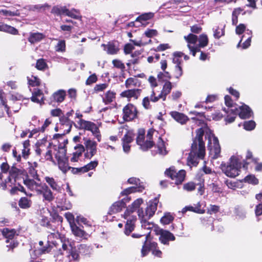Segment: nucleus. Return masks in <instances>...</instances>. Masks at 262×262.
<instances>
[{"label":"nucleus","instance_id":"1","mask_svg":"<svg viewBox=\"0 0 262 262\" xmlns=\"http://www.w3.org/2000/svg\"><path fill=\"white\" fill-rule=\"evenodd\" d=\"M208 139V148L212 159L217 158L220 155L221 148L218 139L207 127L200 128L196 130V136L191 146V150L187 158V164L190 166H196L199 160L205 156V146L203 141L204 133Z\"/></svg>","mask_w":262,"mask_h":262},{"label":"nucleus","instance_id":"2","mask_svg":"<svg viewBox=\"0 0 262 262\" xmlns=\"http://www.w3.org/2000/svg\"><path fill=\"white\" fill-rule=\"evenodd\" d=\"M242 158L241 156H232L227 166H222V170L227 177L235 178L239 173L242 165Z\"/></svg>","mask_w":262,"mask_h":262},{"label":"nucleus","instance_id":"3","mask_svg":"<svg viewBox=\"0 0 262 262\" xmlns=\"http://www.w3.org/2000/svg\"><path fill=\"white\" fill-rule=\"evenodd\" d=\"M158 202L159 200L156 198L153 201H150L145 209V215L143 214L141 211H139V218L140 220L142 227L147 229L150 228V225L147 223V221L155 214Z\"/></svg>","mask_w":262,"mask_h":262},{"label":"nucleus","instance_id":"4","mask_svg":"<svg viewBox=\"0 0 262 262\" xmlns=\"http://www.w3.org/2000/svg\"><path fill=\"white\" fill-rule=\"evenodd\" d=\"M154 130L152 129H149L146 136L145 140L144 134L145 131L143 129H140L138 132V136L136 139L138 145L140 146V148L143 150H146L151 147L153 145L151 141Z\"/></svg>","mask_w":262,"mask_h":262},{"label":"nucleus","instance_id":"5","mask_svg":"<svg viewBox=\"0 0 262 262\" xmlns=\"http://www.w3.org/2000/svg\"><path fill=\"white\" fill-rule=\"evenodd\" d=\"M235 32L237 35H241L243 33H244V35L242 36L241 40L237 45V47L238 48L240 46L241 42L244 40V38H245L246 40L243 43L242 48L244 49L248 48L250 46L251 43L252 31L249 29H246V27L244 24H241L236 27Z\"/></svg>","mask_w":262,"mask_h":262},{"label":"nucleus","instance_id":"6","mask_svg":"<svg viewBox=\"0 0 262 262\" xmlns=\"http://www.w3.org/2000/svg\"><path fill=\"white\" fill-rule=\"evenodd\" d=\"M66 154V149L64 147H59L58 151L55 154V158L57 160L59 168L64 173H66L70 168L69 166L68 159Z\"/></svg>","mask_w":262,"mask_h":262},{"label":"nucleus","instance_id":"7","mask_svg":"<svg viewBox=\"0 0 262 262\" xmlns=\"http://www.w3.org/2000/svg\"><path fill=\"white\" fill-rule=\"evenodd\" d=\"M77 124L79 125V128L91 131L93 135L97 138L98 141H100L101 135L99 128L96 124L93 122L83 119H80L77 122Z\"/></svg>","mask_w":262,"mask_h":262},{"label":"nucleus","instance_id":"8","mask_svg":"<svg viewBox=\"0 0 262 262\" xmlns=\"http://www.w3.org/2000/svg\"><path fill=\"white\" fill-rule=\"evenodd\" d=\"M172 88V83L170 81H167L163 85L162 91L158 96H156L155 92L152 90L150 94L151 101L156 102L160 99L165 101L167 95L170 93Z\"/></svg>","mask_w":262,"mask_h":262},{"label":"nucleus","instance_id":"9","mask_svg":"<svg viewBox=\"0 0 262 262\" xmlns=\"http://www.w3.org/2000/svg\"><path fill=\"white\" fill-rule=\"evenodd\" d=\"M56 150V146L50 143H48V145H40L36 149V152L38 155H40L43 153L45 159L53 161L52 153L53 151Z\"/></svg>","mask_w":262,"mask_h":262},{"label":"nucleus","instance_id":"10","mask_svg":"<svg viewBox=\"0 0 262 262\" xmlns=\"http://www.w3.org/2000/svg\"><path fill=\"white\" fill-rule=\"evenodd\" d=\"M165 174L174 180L177 185L182 183L185 177V171L184 170H180L178 171L174 167H170L167 169Z\"/></svg>","mask_w":262,"mask_h":262},{"label":"nucleus","instance_id":"11","mask_svg":"<svg viewBox=\"0 0 262 262\" xmlns=\"http://www.w3.org/2000/svg\"><path fill=\"white\" fill-rule=\"evenodd\" d=\"M136 107L132 104L128 103L123 108V118L126 121H130L137 117Z\"/></svg>","mask_w":262,"mask_h":262},{"label":"nucleus","instance_id":"12","mask_svg":"<svg viewBox=\"0 0 262 262\" xmlns=\"http://www.w3.org/2000/svg\"><path fill=\"white\" fill-rule=\"evenodd\" d=\"M130 212L125 211L122 215V217L126 220L125 226L124 233L126 235H129L134 229L135 223L137 220L136 215H130Z\"/></svg>","mask_w":262,"mask_h":262},{"label":"nucleus","instance_id":"13","mask_svg":"<svg viewBox=\"0 0 262 262\" xmlns=\"http://www.w3.org/2000/svg\"><path fill=\"white\" fill-rule=\"evenodd\" d=\"M84 144L86 150L84 157L86 159H91L96 154L97 143L90 139H86Z\"/></svg>","mask_w":262,"mask_h":262},{"label":"nucleus","instance_id":"14","mask_svg":"<svg viewBox=\"0 0 262 262\" xmlns=\"http://www.w3.org/2000/svg\"><path fill=\"white\" fill-rule=\"evenodd\" d=\"M230 111H231V113H233V115H236L238 113L239 117L242 119L248 118L252 114V112L249 107L245 104H243L239 106L238 108L237 107H235V108H231L230 110Z\"/></svg>","mask_w":262,"mask_h":262},{"label":"nucleus","instance_id":"15","mask_svg":"<svg viewBox=\"0 0 262 262\" xmlns=\"http://www.w3.org/2000/svg\"><path fill=\"white\" fill-rule=\"evenodd\" d=\"M156 234L159 235V240L164 245H168L169 241H174L175 237L169 231L162 229H158L156 230Z\"/></svg>","mask_w":262,"mask_h":262},{"label":"nucleus","instance_id":"16","mask_svg":"<svg viewBox=\"0 0 262 262\" xmlns=\"http://www.w3.org/2000/svg\"><path fill=\"white\" fill-rule=\"evenodd\" d=\"M141 93V90L138 89H130L123 91L120 94L122 98H126L128 101L137 100Z\"/></svg>","mask_w":262,"mask_h":262},{"label":"nucleus","instance_id":"17","mask_svg":"<svg viewBox=\"0 0 262 262\" xmlns=\"http://www.w3.org/2000/svg\"><path fill=\"white\" fill-rule=\"evenodd\" d=\"M154 16L155 14L153 12L144 13L137 17L135 21L140 23L141 26L145 27L148 24L147 21L151 19Z\"/></svg>","mask_w":262,"mask_h":262},{"label":"nucleus","instance_id":"18","mask_svg":"<svg viewBox=\"0 0 262 262\" xmlns=\"http://www.w3.org/2000/svg\"><path fill=\"white\" fill-rule=\"evenodd\" d=\"M170 115L175 121L182 125L186 123L189 120V118L186 115L177 111L171 112Z\"/></svg>","mask_w":262,"mask_h":262},{"label":"nucleus","instance_id":"19","mask_svg":"<svg viewBox=\"0 0 262 262\" xmlns=\"http://www.w3.org/2000/svg\"><path fill=\"white\" fill-rule=\"evenodd\" d=\"M102 46L103 47L104 50L105 51L107 54L111 55L116 54L119 50L117 44L113 42H109L106 45L102 44Z\"/></svg>","mask_w":262,"mask_h":262},{"label":"nucleus","instance_id":"20","mask_svg":"<svg viewBox=\"0 0 262 262\" xmlns=\"http://www.w3.org/2000/svg\"><path fill=\"white\" fill-rule=\"evenodd\" d=\"M31 100L33 102L42 105L44 103V95L40 90H36L32 93Z\"/></svg>","mask_w":262,"mask_h":262},{"label":"nucleus","instance_id":"21","mask_svg":"<svg viewBox=\"0 0 262 262\" xmlns=\"http://www.w3.org/2000/svg\"><path fill=\"white\" fill-rule=\"evenodd\" d=\"M125 205V204L122 200L116 202L110 207L109 213L113 214L120 212L124 207Z\"/></svg>","mask_w":262,"mask_h":262},{"label":"nucleus","instance_id":"22","mask_svg":"<svg viewBox=\"0 0 262 262\" xmlns=\"http://www.w3.org/2000/svg\"><path fill=\"white\" fill-rule=\"evenodd\" d=\"M75 149L76 151L73 152L70 160L72 162H77L78 161L82 153L84 151V147L81 144H78L75 147Z\"/></svg>","mask_w":262,"mask_h":262},{"label":"nucleus","instance_id":"23","mask_svg":"<svg viewBox=\"0 0 262 262\" xmlns=\"http://www.w3.org/2000/svg\"><path fill=\"white\" fill-rule=\"evenodd\" d=\"M42 189L41 193L39 194H42L44 200L49 202L53 201L54 197L51 189L47 185L43 186Z\"/></svg>","mask_w":262,"mask_h":262},{"label":"nucleus","instance_id":"24","mask_svg":"<svg viewBox=\"0 0 262 262\" xmlns=\"http://www.w3.org/2000/svg\"><path fill=\"white\" fill-rule=\"evenodd\" d=\"M143 200L141 199H137L136 200L130 205H129L127 209H126L125 211H128V212H130L129 214L131 215H135L134 214V212L135 210L139 208L140 205L143 204Z\"/></svg>","mask_w":262,"mask_h":262},{"label":"nucleus","instance_id":"25","mask_svg":"<svg viewBox=\"0 0 262 262\" xmlns=\"http://www.w3.org/2000/svg\"><path fill=\"white\" fill-rule=\"evenodd\" d=\"M25 185L31 190H35L37 193H41V190L38 188L39 184L34 180L27 179L24 181Z\"/></svg>","mask_w":262,"mask_h":262},{"label":"nucleus","instance_id":"26","mask_svg":"<svg viewBox=\"0 0 262 262\" xmlns=\"http://www.w3.org/2000/svg\"><path fill=\"white\" fill-rule=\"evenodd\" d=\"M0 31L5 32L12 35H17L18 33V31L16 29L2 22L0 23Z\"/></svg>","mask_w":262,"mask_h":262},{"label":"nucleus","instance_id":"27","mask_svg":"<svg viewBox=\"0 0 262 262\" xmlns=\"http://www.w3.org/2000/svg\"><path fill=\"white\" fill-rule=\"evenodd\" d=\"M66 96V92L63 90H59L54 93L52 95L53 100L58 103L62 102Z\"/></svg>","mask_w":262,"mask_h":262},{"label":"nucleus","instance_id":"28","mask_svg":"<svg viewBox=\"0 0 262 262\" xmlns=\"http://www.w3.org/2000/svg\"><path fill=\"white\" fill-rule=\"evenodd\" d=\"M45 35L42 33L35 32L31 33L28 40L32 43L39 42L44 39Z\"/></svg>","mask_w":262,"mask_h":262},{"label":"nucleus","instance_id":"29","mask_svg":"<svg viewBox=\"0 0 262 262\" xmlns=\"http://www.w3.org/2000/svg\"><path fill=\"white\" fill-rule=\"evenodd\" d=\"M73 234L77 237L86 238L88 234L83 230L79 228L76 225H73L71 227Z\"/></svg>","mask_w":262,"mask_h":262},{"label":"nucleus","instance_id":"30","mask_svg":"<svg viewBox=\"0 0 262 262\" xmlns=\"http://www.w3.org/2000/svg\"><path fill=\"white\" fill-rule=\"evenodd\" d=\"M184 39L187 43V47H194L196 45V44L198 38L196 35H194L193 34H189L187 36H184Z\"/></svg>","mask_w":262,"mask_h":262},{"label":"nucleus","instance_id":"31","mask_svg":"<svg viewBox=\"0 0 262 262\" xmlns=\"http://www.w3.org/2000/svg\"><path fill=\"white\" fill-rule=\"evenodd\" d=\"M45 180L53 190L58 191L60 189L59 185L53 178L47 176L45 177Z\"/></svg>","mask_w":262,"mask_h":262},{"label":"nucleus","instance_id":"32","mask_svg":"<svg viewBox=\"0 0 262 262\" xmlns=\"http://www.w3.org/2000/svg\"><path fill=\"white\" fill-rule=\"evenodd\" d=\"M140 84L138 79L135 77H130L127 79L125 82V85L126 88H132L133 87L138 86Z\"/></svg>","mask_w":262,"mask_h":262},{"label":"nucleus","instance_id":"33","mask_svg":"<svg viewBox=\"0 0 262 262\" xmlns=\"http://www.w3.org/2000/svg\"><path fill=\"white\" fill-rule=\"evenodd\" d=\"M116 93L114 91H108L104 95L103 98V101L105 104H109L112 102L115 99Z\"/></svg>","mask_w":262,"mask_h":262},{"label":"nucleus","instance_id":"34","mask_svg":"<svg viewBox=\"0 0 262 262\" xmlns=\"http://www.w3.org/2000/svg\"><path fill=\"white\" fill-rule=\"evenodd\" d=\"M61 241L63 251L66 252L67 253H70V250L73 248L71 242L68 238H62Z\"/></svg>","mask_w":262,"mask_h":262},{"label":"nucleus","instance_id":"35","mask_svg":"<svg viewBox=\"0 0 262 262\" xmlns=\"http://www.w3.org/2000/svg\"><path fill=\"white\" fill-rule=\"evenodd\" d=\"M67 8L65 6H54L51 10V13L60 15L62 14H66Z\"/></svg>","mask_w":262,"mask_h":262},{"label":"nucleus","instance_id":"36","mask_svg":"<svg viewBox=\"0 0 262 262\" xmlns=\"http://www.w3.org/2000/svg\"><path fill=\"white\" fill-rule=\"evenodd\" d=\"M198 41H199V44L196 46L200 49L207 46L208 43V38L207 35L204 34L200 35Z\"/></svg>","mask_w":262,"mask_h":262},{"label":"nucleus","instance_id":"37","mask_svg":"<svg viewBox=\"0 0 262 262\" xmlns=\"http://www.w3.org/2000/svg\"><path fill=\"white\" fill-rule=\"evenodd\" d=\"M98 164V161L97 160L91 161L84 166L81 167L80 170L83 172H88L89 170L94 169L97 166Z\"/></svg>","mask_w":262,"mask_h":262},{"label":"nucleus","instance_id":"38","mask_svg":"<svg viewBox=\"0 0 262 262\" xmlns=\"http://www.w3.org/2000/svg\"><path fill=\"white\" fill-rule=\"evenodd\" d=\"M157 147L158 149V152L163 155H165L167 154L166 147L163 141L160 137H159L157 143Z\"/></svg>","mask_w":262,"mask_h":262},{"label":"nucleus","instance_id":"39","mask_svg":"<svg viewBox=\"0 0 262 262\" xmlns=\"http://www.w3.org/2000/svg\"><path fill=\"white\" fill-rule=\"evenodd\" d=\"M50 8V6L48 4L45 3V4H37V5L32 6L30 8V9L32 11H40L41 10L45 11L47 9H49Z\"/></svg>","mask_w":262,"mask_h":262},{"label":"nucleus","instance_id":"40","mask_svg":"<svg viewBox=\"0 0 262 262\" xmlns=\"http://www.w3.org/2000/svg\"><path fill=\"white\" fill-rule=\"evenodd\" d=\"M173 61L175 63H177V65L175 67V76L176 78H179L182 75L183 71L182 68L180 66V61L179 59L177 58H174Z\"/></svg>","mask_w":262,"mask_h":262},{"label":"nucleus","instance_id":"41","mask_svg":"<svg viewBox=\"0 0 262 262\" xmlns=\"http://www.w3.org/2000/svg\"><path fill=\"white\" fill-rule=\"evenodd\" d=\"M51 250V246L48 244L46 246L39 248L36 250L35 251V254L36 256H39L42 254L48 253L50 252Z\"/></svg>","mask_w":262,"mask_h":262},{"label":"nucleus","instance_id":"42","mask_svg":"<svg viewBox=\"0 0 262 262\" xmlns=\"http://www.w3.org/2000/svg\"><path fill=\"white\" fill-rule=\"evenodd\" d=\"M143 189H144V187H141V186H140L138 188H136L134 187H129V188H127L124 189V190H123L121 192V194L122 195H127L130 193L135 192H137V191L141 192Z\"/></svg>","mask_w":262,"mask_h":262},{"label":"nucleus","instance_id":"43","mask_svg":"<svg viewBox=\"0 0 262 262\" xmlns=\"http://www.w3.org/2000/svg\"><path fill=\"white\" fill-rule=\"evenodd\" d=\"M225 102L226 105L227 106H228L229 108H228L227 110H226L225 109L224 111L227 114L231 113V111H230V110L231 108H235V107H236V106L233 105L232 101L230 96H227V95L225 96Z\"/></svg>","mask_w":262,"mask_h":262},{"label":"nucleus","instance_id":"44","mask_svg":"<svg viewBox=\"0 0 262 262\" xmlns=\"http://www.w3.org/2000/svg\"><path fill=\"white\" fill-rule=\"evenodd\" d=\"M224 26L216 27L213 31V36L217 39L220 38L222 36L224 35L225 32L224 30Z\"/></svg>","mask_w":262,"mask_h":262},{"label":"nucleus","instance_id":"45","mask_svg":"<svg viewBox=\"0 0 262 262\" xmlns=\"http://www.w3.org/2000/svg\"><path fill=\"white\" fill-rule=\"evenodd\" d=\"M2 233L6 238L11 239L15 235L16 231L14 229L4 228L2 230Z\"/></svg>","mask_w":262,"mask_h":262},{"label":"nucleus","instance_id":"46","mask_svg":"<svg viewBox=\"0 0 262 262\" xmlns=\"http://www.w3.org/2000/svg\"><path fill=\"white\" fill-rule=\"evenodd\" d=\"M157 243L152 242L150 244V250L152 251V254L155 256L161 257L162 255V252L160 250L157 249Z\"/></svg>","mask_w":262,"mask_h":262},{"label":"nucleus","instance_id":"47","mask_svg":"<svg viewBox=\"0 0 262 262\" xmlns=\"http://www.w3.org/2000/svg\"><path fill=\"white\" fill-rule=\"evenodd\" d=\"M135 135L132 131H128L122 139V142L130 143L134 140Z\"/></svg>","mask_w":262,"mask_h":262},{"label":"nucleus","instance_id":"48","mask_svg":"<svg viewBox=\"0 0 262 262\" xmlns=\"http://www.w3.org/2000/svg\"><path fill=\"white\" fill-rule=\"evenodd\" d=\"M31 201L26 198H22L19 201V206L22 208H27L30 207Z\"/></svg>","mask_w":262,"mask_h":262},{"label":"nucleus","instance_id":"49","mask_svg":"<svg viewBox=\"0 0 262 262\" xmlns=\"http://www.w3.org/2000/svg\"><path fill=\"white\" fill-rule=\"evenodd\" d=\"M66 15L75 19H79L81 18V16L78 14V11L74 9L71 10H69L68 9Z\"/></svg>","mask_w":262,"mask_h":262},{"label":"nucleus","instance_id":"50","mask_svg":"<svg viewBox=\"0 0 262 262\" xmlns=\"http://www.w3.org/2000/svg\"><path fill=\"white\" fill-rule=\"evenodd\" d=\"M173 217L169 213H166L161 219V222L164 225L169 224L172 221Z\"/></svg>","mask_w":262,"mask_h":262},{"label":"nucleus","instance_id":"51","mask_svg":"<svg viewBox=\"0 0 262 262\" xmlns=\"http://www.w3.org/2000/svg\"><path fill=\"white\" fill-rule=\"evenodd\" d=\"M244 181L253 185H257L258 183V180L253 175L246 177Z\"/></svg>","mask_w":262,"mask_h":262},{"label":"nucleus","instance_id":"52","mask_svg":"<svg viewBox=\"0 0 262 262\" xmlns=\"http://www.w3.org/2000/svg\"><path fill=\"white\" fill-rule=\"evenodd\" d=\"M55 50L57 52H64L66 50L65 41L63 40H59L57 45L55 47Z\"/></svg>","mask_w":262,"mask_h":262},{"label":"nucleus","instance_id":"53","mask_svg":"<svg viewBox=\"0 0 262 262\" xmlns=\"http://www.w3.org/2000/svg\"><path fill=\"white\" fill-rule=\"evenodd\" d=\"M0 13L5 16H17L19 15L18 10L12 11L6 9H0Z\"/></svg>","mask_w":262,"mask_h":262},{"label":"nucleus","instance_id":"54","mask_svg":"<svg viewBox=\"0 0 262 262\" xmlns=\"http://www.w3.org/2000/svg\"><path fill=\"white\" fill-rule=\"evenodd\" d=\"M158 78L159 80L167 81L168 79L171 78V76L168 72L164 71L163 72H160L158 74Z\"/></svg>","mask_w":262,"mask_h":262},{"label":"nucleus","instance_id":"55","mask_svg":"<svg viewBox=\"0 0 262 262\" xmlns=\"http://www.w3.org/2000/svg\"><path fill=\"white\" fill-rule=\"evenodd\" d=\"M28 80L29 85L33 86L38 85L40 83L39 79L37 77L34 76L28 77Z\"/></svg>","mask_w":262,"mask_h":262},{"label":"nucleus","instance_id":"56","mask_svg":"<svg viewBox=\"0 0 262 262\" xmlns=\"http://www.w3.org/2000/svg\"><path fill=\"white\" fill-rule=\"evenodd\" d=\"M158 34V33L157 30L150 29H147L144 33V35L148 38L156 36Z\"/></svg>","mask_w":262,"mask_h":262},{"label":"nucleus","instance_id":"57","mask_svg":"<svg viewBox=\"0 0 262 262\" xmlns=\"http://www.w3.org/2000/svg\"><path fill=\"white\" fill-rule=\"evenodd\" d=\"M36 67L39 70H43L47 68V64L43 59H40L37 61Z\"/></svg>","mask_w":262,"mask_h":262},{"label":"nucleus","instance_id":"58","mask_svg":"<svg viewBox=\"0 0 262 262\" xmlns=\"http://www.w3.org/2000/svg\"><path fill=\"white\" fill-rule=\"evenodd\" d=\"M255 123L253 121H245L244 123V127L247 130H251L255 128Z\"/></svg>","mask_w":262,"mask_h":262},{"label":"nucleus","instance_id":"59","mask_svg":"<svg viewBox=\"0 0 262 262\" xmlns=\"http://www.w3.org/2000/svg\"><path fill=\"white\" fill-rule=\"evenodd\" d=\"M195 188V184L192 182L185 184L183 185V189L187 191H191Z\"/></svg>","mask_w":262,"mask_h":262},{"label":"nucleus","instance_id":"60","mask_svg":"<svg viewBox=\"0 0 262 262\" xmlns=\"http://www.w3.org/2000/svg\"><path fill=\"white\" fill-rule=\"evenodd\" d=\"M68 94L71 100H75L77 97V91L75 89H70L68 91Z\"/></svg>","mask_w":262,"mask_h":262},{"label":"nucleus","instance_id":"61","mask_svg":"<svg viewBox=\"0 0 262 262\" xmlns=\"http://www.w3.org/2000/svg\"><path fill=\"white\" fill-rule=\"evenodd\" d=\"M150 101H151L150 97H145L143 98L142 100V105L145 109H149L151 108Z\"/></svg>","mask_w":262,"mask_h":262},{"label":"nucleus","instance_id":"62","mask_svg":"<svg viewBox=\"0 0 262 262\" xmlns=\"http://www.w3.org/2000/svg\"><path fill=\"white\" fill-rule=\"evenodd\" d=\"M61 125L64 127V126H66L68 127L67 133L69 132L71 128V124L70 120L68 119H62L60 120Z\"/></svg>","mask_w":262,"mask_h":262},{"label":"nucleus","instance_id":"63","mask_svg":"<svg viewBox=\"0 0 262 262\" xmlns=\"http://www.w3.org/2000/svg\"><path fill=\"white\" fill-rule=\"evenodd\" d=\"M148 81L150 86L153 89L158 86V82L156 77L153 76H150L148 78Z\"/></svg>","mask_w":262,"mask_h":262},{"label":"nucleus","instance_id":"64","mask_svg":"<svg viewBox=\"0 0 262 262\" xmlns=\"http://www.w3.org/2000/svg\"><path fill=\"white\" fill-rule=\"evenodd\" d=\"M65 217L67 219V220H68V221L69 222V223L70 225V227L73 225H75L74 224V216L71 213H70V212L66 213L65 214Z\"/></svg>","mask_w":262,"mask_h":262}]
</instances>
